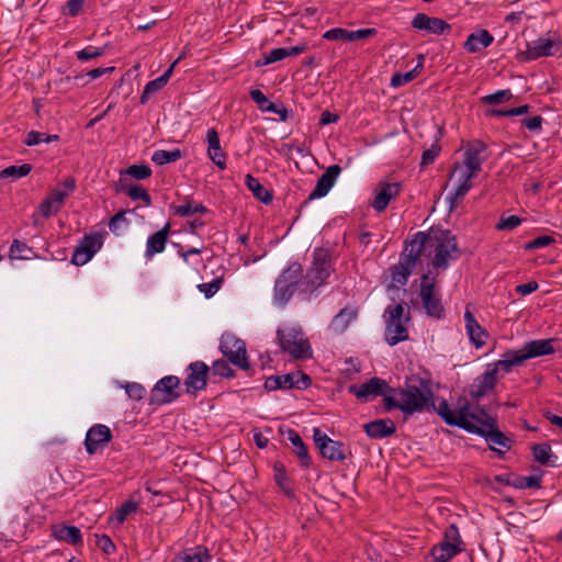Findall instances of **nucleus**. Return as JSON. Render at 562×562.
Here are the masks:
<instances>
[{"label":"nucleus","instance_id":"1","mask_svg":"<svg viewBox=\"0 0 562 562\" xmlns=\"http://www.w3.org/2000/svg\"><path fill=\"white\" fill-rule=\"evenodd\" d=\"M418 258L420 256L431 259L437 269H445L450 259H454L459 251L456 237L443 229H430L428 233L419 232L411 241Z\"/></svg>","mask_w":562,"mask_h":562},{"label":"nucleus","instance_id":"2","mask_svg":"<svg viewBox=\"0 0 562 562\" xmlns=\"http://www.w3.org/2000/svg\"><path fill=\"white\" fill-rule=\"evenodd\" d=\"M435 409L446 424L460 427L473 434H480V429L485 428L488 419H495L485 408L477 405L472 406L467 401L459 402L458 407L452 409L447 401L443 400Z\"/></svg>","mask_w":562,"mask_h":562},{"label":"nucleus","instance_id":"3","mask_svg":"<svg viewBox=\"0 0 562 562\" xmlns=\"http://www.w3.org/2000/svg\"><path fill=\"white\" fill-rule=\"evenodd\" d=\"M277 339L283 352L294 359H308L312 357V347L299 325L286 324L277 329Z\"/></svg>","mask_w":562,"mask_h":562},{"label":"nucleus","instance_id":"4","mask_svg":"<svg viewBox=\"0 0 562 562\" xmlns=\"http://www.w3.org/2000/svg\"><path fill=\"white\" fill-rule=\"evenodd\" d=\"M385 317V340L390 346L408 339L407 323L408 313L402 304L390 305L384 312Z\"/></svg>","mask_w":562,"mask_h":562},{"label":"nucleus","instance_id":"5","mask_svg":"<svg viewBox=\"0 0 562 562\" xmlns=\"http://www.w3.org/2000/svg\"><path fill=\"white\" fill-rule=\"evenodd\" d=\"M302 271V266L293 262L281 272L274 283L273 300L276 303L284 305L290 301L301 282Z\"/></svg>","mask_w":562,"mask_h":562},{"label":"nucleus","instance_id":"6","mask_svg":"<svg viewBox=\"0 0 562 562\" xmlns=\"http://www.w3.org/2000/svg\"><path fill=\"white\" fill-rule=\"evenodd\" d=\"M330 262L327 251L318 249L314 252L312 267L308 269L301 286L303 292H312L323 285L330 276Z\"/></svg>","mask_w":562,"mask_h":562},{"label":"nucleus","instance_id":"7","mask_svg":"<svg viewBox=\"0 0 562 562\" xmlns=\"http://www.w3.org/2000/svg\"><path fill=\"white\" fill-rule=\"evenodd\" d=\"M397 396H401V411L411 415L426 408L428 402L432 398V392L428 389L420 390L417 386L408 385L406 389L398 390Z\"/></svg>","mask_w":562,"mask_h":562},{"label":"nucleus","instance_id":"8","mask_svg":"<svg viewBox=\"0 0 562 562\" xmlns=\"http://www.w3.org/2000/svg\"><path fill=\"white\" fill-rule=\"evenodd\" d=\"M313 439L323 458L330 461H345L349 456H351L350 450L345 446V443L333 440L318 428H314Z\"/></svg>","mask_w":562,"mask_h":562},{"label":"nucleus","instance_id":"9","mask_svg":"<svg viewBox=\"0 0 562 562\" xmlns=\"http://www.w3.org/2000/svg\"><path fill=\"white\" fill-rule=\"evenodd\" d=\"M476 176V172L470 170L465 166L460 164L454 165L450 175V180L454 183V189L447 195V200L449 201L451 209L470 191L472 188L471 180Z\"/></svg>","mask_w":562,"mask_h":562},{"label":"nucleus","instance_id":"10","mask_svg":"<svg viewBox=\"0 0 562 562\" xmlns=\"http://www.w3.org/2000/svg\"><path fill=\"white\" fill-rule=\"evenodd\" d=\"M417 260L418 256L409 243L406 245L398 263L391 268V285L394 288L404 285L407 282Z\"/></svg>","mask_w":562,"mask_h":562},{"label":"nucleus","instance_id":"11","mask_svg":"<svg viewBox=\"0 0 562 562\" xmlns=\"http://www.w3.org/2000/svg\"><path fill=\"white\" fill-rule=\"evenodd\" d=\"M311 385V378L301 372H291L283 375H271L267 378L265 382V387L268 391L276 390H290V389H306Z\"/></svg>","mask_w":562,"mask_h":562},{"label":"nucleus","instance_id":"12","mask_svg":"<svg viewBox=\"0 0 562 562\" xmlns=\"http://www.w3.org/2000/svg\"><path fill=\"white\" fill-rule=\"evenodd\" d=\"M180 379L167 375L160 379L150 392V402L154 404H168L179 397Z\"/></svg>","mask_w":562,"mask_h":562},{"label":"nucleus","instance_id":"13","mask_svg":"<svg viewBox=\"0 0 562 562\" xmlns=\"http://www.w3.org/2000/svg\"><path fill=\"white\" fill-rule=\"evenodd\" d=\"M221 351L235 366L243 370L249 369L246 356V345L233 335H226L221 340Z\"/></svg>","mask_w":562,"mask_h":562},{"label":"nucleus","instance_id":"14","mask_svg":"<svg viewBox=\"0 0 562 562\" xmlns=\"http://www.w3.org/2000/svg\"><path fill=\"white\" fill-rule=\"evenodd\" d=\"M103 245L101 234L85 235L76 247L71 262L76 266H83L101 249Z\"/></svg>","mask_w":562,"mask_h":562},{"label":"nucleus","instance_id":"15","mask_svg":"<svg viewBox=\"0 0 562 562\" xmlns=\"http://www.w3.org/2000/svg\"><path fill=\"white\" fill-rule=\"evenodd\" d=\"M559 49V43L550 40L540 37L527 44V48L517 55L520 61L536 60L540 57H548L554 55Z\"/></svg>","mask_w":562,"mask_h":562},{"label":"nucleus","instance_id":"16","mask_svg":"<svg viewBox=\"0 0 562 562\" xmlns=\"http://www.w3.org/2000/svg\"><path fill=\"white\" fill-rule=\"evenodd\" d=\"M463 149V161L460 165L479 173L482 170L483 162L488 157L486 145L482 140L475 139L468 143Z\"/></svg>","mask_w":562,"mask_h":562},{"label":"nucleus","instance_id":"17","mask_svg":"<svg viewBox=\"0 0 562 562\" xmlns=\"http://www.w3.org/2000/svg\"><path fill=\"white\" fill-rule=\"evenodd\" d=\"M189 373L184 380L186 391L189 394H195L206 386L207 373L210 368L203 361L190 363Z\"/></svg>","mask_w":562,"mask_h":562},{"label":"nucleus","instance_id":"18","mask_svg":"<svg viewBox=\"0 0 562 562\" xmlns=\"http://www.w3.org/2000/svg\"><path fill=\"white\" fill-rule=\"evenodd\" d=\"M111 439L112 432L108 426L103 424L93 425L86 435V450L89 454H94L99 449L105 447Z\"/></svg>","mask_w":562,"mask_h":562},{"label":"nucleus","instance_id":"19","mask_svg":"<svg viewBox=\"0 0 562 562\" xmlns=\"http://www.w3.org/2000/svg\"><path fill=\"white\" fill-rule=\"evenodd\" d=\"M401 190V182H379L375 189V196L371 204L372 207L378 212L384 211L389 203L400 194Z\"/></svg>","mask_w":562,"mask_h":562},{"label":"nucleus","instance_id":"20","mask_svg":"<svg viewBox=\"0 0 562 562\" xmlns=\"http://www.w3.org/2000/svg\"><path fill=\"white\" fill-rule=\"evenodd\" d=\"M420 297L423 305L427 313L435 317H440L443 313V307L440 300L435 295V284L430 281L428 274L423 276Z\"/></svg>","mask_w":562,"mask_h":562},{"label":"nucleus","instance_id":"21","mask_svg":"<svg viewBox=\"0 0 562 562\" xmlns=\"http://www.w3.org/2000/svg\"><path fill=\"white\" fill-rule=\"evenodd\" d=\"M415 30L425 31L429 34L441 35L450 32L451 25L440 18L429 16L425 13H417L412 20Z\"/></svg>","mask_w":562,"mask_h":562},{"label":"nucleus","instance_id":"22","mask_svg":"<svg viewBox=\"0 0 562 562\" xmlns=\"http://www.w3.org/2000/svg\"><path fill=\"white\" fill-rule=\"evenodd\" d=\"M387 384L384 380L379 378H372L368 382L357 385L352 384L348 386V392L356 395L359 400L368 402L373 397L384 394V390Z\"/></svg>","mask_w":562,"mask_h":562},{"label":"nucleus","instance_id":"23","mask_svg":"<svg viewBox=\"0 0 562 562\" xmlns=\"http://www.w3.org/2000/svg\"><path fill=\"white\" fill-rule=\"evenodd\" d=\"M340 172L341 168L338 165L329 166L326 171L318 178L315 189L308 195V200H315L325 196L334 187Z\"/></svg>","mask_w":562,"mask_h":562},{"label":"nucleus","instance_id":"24","mask_svg":"<svg viewBox=\"0 0 562 562\" xmlns=\"http://www.w3.org/2000/svg\"><path fill=\"white\" fill-rule=\"evenodd\" d=\"M497 383V376L494 375V371H491L488 368L479 375L470 386V396L474 401H479L485 395H487L491 391L494 390Z\"/></svg>","mask_w":562,"mask_h":562},{"label":"nucleus","instance_id":"25","mask_svg":"<svg viewBox=\"0 0 562 562\" xmlns=\"http://www.w3.org/2000/svg\"><path fill=\"white\" fill-rule=\"evenodd\" d=\"M553 339H537L526 342L520 350L524 360L554 352Z\"/></svg>","mask_w":562,"mask_h":562},{"label":"nucleus","instance_id":"26","mask_svg":"<svg viewBox=\"0 0 562 562\" xmlns=\"http://www.w3.org/2000/svg\"><path fill=\"white\" fill-rule=\"evenodd\" d=\"M485 437L490 448L496 451V446L509 449L510 440L496 428V419H488L485 428L480 429V434Z\"/></svg>","mask_w":562,"mask_h":562},{"label":"nucleus","instance_id":"27","mask_svg":"<svg viewBox=\"0 0 562 562\" xmlns=\"http://www.w3.org/2000/svg\"><path fill=\"white\" fill-rule=\"evenodd\" d=\"M206 142L209 145V158L221 169H226V156L221 148L218 133L214 128H210L206 133Z\"/></svg>","mask_w":562,"mask_h":562},{"label":"nucleus","instance_id":"28","mask_svg":"<svg viewBox=\"0 0 562 562\" xmlns=\"http://www.w3.org/2000/svg\"><path fill=\"white\" fill-rule=\"evenodd\" d=\"M525 362L520 350H508L502 357V359L490 364L487 368L494 371V375L498 378V373H509L515 366H520Z\"/></svg>","mask_w":562,"mask_h":562},{"label":"nucleus","instance_id":"29","mask_svg":"<svg viewBox=\"0 0 562 562\" xmlns=\"http://www.w3.org/2000/svg\"><path fill=\"white\" fill-rule=\"evenodd\" d=\"M464 322H465L467 334L470 338V341L477 349L483 347L485 345V338H486L487 334L482 328V326L477 323L474 315L468 307L464 313Z\"/></svg>","mask_w":562,"mask_h":562},{"label":"nucleus","instance_id":"30","mask_svg":"<svg viewBox=\"0 0 562 562\" xmlns=\"http://www.w3.org/2000/svg\"><path fill=\"white\" fill-rule=\"evenodd\" d=\"M493 42L494 36L488 31L477 30L467 37L463 47L469 53H477L492 45Z\"/></svg>","mask_w":562,"mask_h":562},{"label":"nucleus","instance_id":"31","mask_svg":"<svg viewBox=\"0 0 562 562\" xmlns=\"http://www.w3.org/2000/svg\"><path fill=\"white\" fill-rule=\"evenodd\" d=\"M170 231V225L166 224L160 231L150 235L146 243V251L145 257L147 259L153 258L156 254H160L165 250L168 235Z\"/></svg>","mask_w":562,"mask_h":562},{"label":"nucleus","instance_id":"32","mask_svg":"<svg viewBox=\"0 0 562 562\" xmlns=\"http://www.w3.org/2000/svg\"><path fill=\"white\" fill-rule=\"evenodd\" d=\"M366 434L373 439H382L393 435L396 430L391 419H375L363 425Z\"/></svg>","mask_w":562,"mask_h":562},{"label":"nucleus","instance_id":"33","mask_svg":"<svg viewBox=\"0 0 562 562\" xmlns=\"http://www.w3.org/2000/svg\"><path fill=\"white\" fill-rule=\"evenodd\" d=\"M461 551L462 547H459V543L441 541L431 549L428 562H448Z\"/></svg>","mask_w":562,"mask_h":562},{"label":"nucleus","instance_id":"34","mask_svg":"<svg viewBox=\"0 0 562 562\" xmlns=\"http://www.w3.org/2000/svg\"><path fill=\"white\" fill-rule=\"evenodd\" d=\"M177 64H178V60H175L170 65V67L160 77L156 78L155 80L149 81L145 86L144 91L140 95V102L143 104L146 103V101L148 100L150 94L158 92L160 89H162L167 85L168 80L170 79V77L172 75L173 68Z\"/></svg>","mask_w":562,"mask_h":562},{"label":"nucleus","instance_id":"35","mask_svg":"<svg viewBox=\"0 0 562 562\" xmlns=\"http://www.w3.org/2000/svg\"><path fill=\"white\" fill-rule=\"evenodd\" d=\"M358 312L357 308L347 306L342 308L331 321L330 327L337 333H344L348 326L357 318Z\"/></svg>","mask_w":562,"mask_h":562},{"label":"nucleus","instance_id":"36","mask_svg":"<svg viewBox=\"0 0 562 562\" xmlns=\"http://www.w3.org/2000/svg\"><path fill=\"white\" fill-rule=\"evenodd\" d=\"M305 45L273 48L265 56V59L262 63H260V65H269L290 56L300 55L305 50Z\"/></svg>","mask_w":562,"mask_h":562},{"label":"nucleus","instance_id":"37","mask_svg":"<svg viewBox=\"0 0 562 562\" xmlns=\"http://www.w3.org/2000/svg\"><path fill=\"white\" fill-rule=\"evenodd\" d=\"M211 555L205 547L198 546L179 553L172 562H210Z\"/></svg>","mask_w":562,"mask_h":562},{"label":"nucleus","instance_id":"38","mask_svg":"<svg viewBox=\"0 0 562 562\" xmlns=\"http://www.w3.org/2000/svg\"><path fill=\"white\" fill-rule=\"evenodd\" d=\"M246 186L252 194L262 203L268 204L272 200V194L267 190L257 178L251 175L246 176Z\"/></svg>","mask_w":562,"mask_h":562},{"label":"nucleus","instance_id":"39","mask_svg":"<svg viewBox=\"0 0 562 562\" xmlns=\"http://www.w3.org/2000/svg\"><path fill=\"white\" fill-rule=\"evenodd\" d=\"M288 439L293 445L295 453L300 458L302 464L307 468L311 463V458L308 456V450L304 445L303 440L301 439L300 435L295 430L289 429Z\"/></svg>","mask_w":562,"mask_h":562},{"label":"nucleus","instance_id":"40","mask_svg":"<svg viewBox=\"0 0 562 562\" xmlns=\"http://www.w3.org/2000/svg\"><path fill=\"white\" fill-rule=\"evenodd\" d=\"M57 539L66 541L70 544H77L81 542V531L75 526H63L55 530Z\"/></svg>","mask_w":562,"mask_h":562},{"label":"nucleus","instance_id":"41","mask_svg":"<svg viewBox=\"0 0 562 562\" xmlns=\"http://www.w3.org/2000/svg\"><path fill=\"white\" fill-rule=\"evenodd\" d=\"M60 186V188L52 190L49 195L63 206L65 199L75 191L76 180L72 177H68Z\"/></svg>","mask_w":562,"mask_h":562},{"label":"nucleus","instance_id":"42","mask_svg":"<svg viewBox=\"0 0 562 562\" xmlns=\"http://www.w3.org/2000/svg\"><path fill=\"white\" fill-rule=\"evenodd\" d=\"M121 189L132 199V200H142L146 205L151 203L150 195L148 192L139 184H125L121 180Z\"/></svg>","mask_w":562,"mask_h":562},{"label":"nucleus","instance_id":"43","mask_svg":"<svg viewBox=\"0 0 562 562\" xmlns=\"http://www.w3.org/2000/svg\"><path fill=\"white\" fill-rule=\"evenodd\" d=\"M181 157H182V153L179 148H175L172 150L159 149V150L154 151V154L151 156V160L155 164L162 166L166 164L175 162L178 159H180Z\"/></svg>","mask_w":562,"mask_h":562},{"label":"nucleus","instance_id":"44","mask_svg":"<svg viewBox=\"0 0 562 562\" xmlns=\"http://www.w3.org/2000/svg\"><path fill=\"white\" fill-rule=\"evenodd\" d=\"M175 214L179 216H191L195 213H204L206 212V207L201 203H195L191 200L186 201L183 204L173 206Z\"/></svg>","mask_w":562,"mask_h":562},{"label":"nucleus","instance_id":"45","mask_svg":"<svg viewBox=\"0 0 562 562\" xmlns=\"http://www.w3.org/2000/svg\"><path fill=\"white\" fill-rule=\"evenodd\" d=\"M274 480L278 486L288 495L293 496V491L290 486V482L286 477L285 470L282 463L276 462L273 465Z\"/></svg>","mask_w":562,"mask_h":562},{"label":"nucleus","instance_id":"46","mask_svg":"<svg viewBox=\"0 0 562 562\" xmlns=\"http://www.w3.org/2000/svg\"><path fill=\"white\" fill-rule=\"evenodd\" d=\"M58 138H59L58 135H48L46 133L31 131L26 134L24 144L26 146H35L41 143H50V142L57 140Z\"/></svg>","mask_w":562,"mask_h":562},{"label":"nucleus","instance_id":"47","mask_svg":"<svg viewBox=\"0 0 562 562\" xmlns=\"http://www.w3.org/2000/svg\"><path fill=\"white\" fill-rule=\"evenodd\" d=\"M31 170H32V166L30 164H23L21 166H10V167L4 168L1 171L0 177L1 178L12 177V178L19 179V178L27 176L31 172Z\"/></svg>","mask_w":562,"mask_h":562},{"label":"nucleus","instance_id":"48","mask_svg":"<svg viewBox=\"0 0 562 562\" xmlns=\"http://www.w3.org/2000/svg\"><path fill=\"white\" fill-rule=\"evenodd\" d=\"M126 211H120L109 222L110 231L115 235H121L127 227L128 222L125 217Z\"/></svg>","mask_w":562,"mask_h":562},{"label":"nucleus","instance_id":"49","mask_svg":"<svg viewBox=\"0 0 562 562\" xmlns=\"http://www.w3.org/2000/svg\"><path fill=\"white\" fill-rule=\"evenodd\" d=\"M423 67V64L422 61L411 71H407L405 74H395L392 79H391V86L396 88V87H400L402 85H405L409 81H412L417 72H418V69H420Z\"/></svg>","mask_w":562,"mask_h":562},{"label":"nucleus","instance_id":"50","mask_svg":"<svg viewBox=\"0 0 562 562\" xmlns=\"http://www.w3.org/2000/svg\"><path fill=\"white\" fill-rule=\"evenodd\" d=\"M513 97L510 90H499L495 93L487 94L482 98V102L486 104H501L508 100H510Z\"/></svg>","mask_w":562,"mask_h":562},{"label":"nucleus","instance_id":"51","mask_svg":"<svg viewBox=\"0 0 562 562\" xmlns=\"http://www.w3.org/2000/svg\"><path fill=\"white\" fill-rule=\"evenodd\" d=\"M61 209V205L57 203L52 195L48 196L41 203L40 211L44 217H49L56 214Z\"/></svg>","mask_w":562,"mask_h":562},{"label":"nucleus","instance_id":"52","mask_svg":"<svg viewBox=\"0 0 562 562\" xmlns=\"http://www.w3.org/2000/svg\"><path fill=\"white\" fill-rule=\"evenodd\" d=\"M125 173L137 180H143L150 177L151 169L147 165H132L125 170Z\"/></svg>","mask_w":562,"mask_h":562},{"label":"nucleus","instance_id":"53","mask_svg":"<svg viewBox=\"0 0 562 562\" xmlns=\"http://www.w3.org/2000/svg\"><path fill=\"white\" fill-rule=\"evenodd\" d=\"M529 111V105H520L517 108H513L509 110H488L487 115L488 116H515V115H522Z\"/></svg>","mask_w":562,"mask_h":562},{"label":"nucleus","instance_id":"54","mask_svg":"<svg viewBox=\"0 0 562 562\" xmlns=\"http://www.w3.org/2000/svg\"><path fill=\"white\" fill-rule=\"evenodd\" d=\"M532 451H533L535 459L539 463L546 464L549 462V459L551 457V448L549 445H547V443L535 445L532 448Z\"/></svg>","mask_w":562,"mask_h":562},{"label":"nucleus","instance_id":"55","mask_svg":"<svg viewBox=\"0 0 562 562\" xmlns=\"http://www.w3.org/2000/svg\"><path fill=\"white\" fill-rule=\"evenodd\" d=\"M222 282V278H215L209 283L199 284L198 289L205 295L206 299H210L221 289Z\"/></svg>","mask_w":562,"mask_h":562},{"label":"nucleus","instance_id":"56","mask_svg":"<svg viewBox=\"0 0 562 562\" xmlns=\"http://www.w3.org/2000/svg\"><path fill=\"white\" fill-rule=\"evenodd\" d=\"M522 220L517 215L502 216L496 224L498 231H512L521 224Z\"/></svg>","mask_w":562,"mask_h":562},{"label":"nucleus","instance_id":"57","mask_svg":"<svg viewBox=\"0 0 562 562\" xmlns=\"http://www.w3.org/2000/svg\"><path fill=\"white\" fill-rule=\"evenodd\" d=\"M104 54L103 48L88 46L76 53V56L81 61H87L93 58H98Z\"/></svg>","mask_w":562,"mask_h":562},{"label":"nucleus","instance_id":"58","mask_svg":"<svg viewBox=\"0 0 562 562\" xmlns=\"http://www.w3.org/2000/svg\"><path fill=\"white\" fill-rule=\"evenodd\" d=\"M136 510H137V504L132 501H127L124 504H122L121 507H119L116 509L115 519L119 522H123L126 519L127 515L135 513Z\"/></svg>","mask_w":562,"mask_h":562},{"label":"nucleus","instance_id":"59","mask_svg":"<svg viewBox=\"0 0 562 562\" xmlns=\"http://www.w3.org/2000/svg\"><path fill=\"white\" fill-rule=\"evenodd\" d=\"M349 35H350V31L340 29V27H335V29H330V30L326 31L324 33L323 37L328 41H348L349 42Z\"/></svg>","mask_w":562,"mask_h":562},{"label":"nucleus","instance_id":"60","mask_svg":"<svg viewBox=\"0 0 562 562\" xmlns=\"http://www.w3.org/2000/svg\"><path fill=\"white\" fill-rule=\"evenodd\" d=\"M214 374L223 378H231L234 375V371L231 369L226 360H216L212 366Z\"/></svg>","mask_w":562,"mask_h":562},{"label":"nucleus","instance_id":"61","mask_svg":"<svg viewBox=\"0 0 562 562\" xmlns=\"http://www.w3.org/2000/svg\"><path fill=\"white\" fill-rule=\"evenodd\" d=\"M125 391L128 395V397L133 398V400H136V401H140L145 394H146V390L143 385H140L139 383H127L125 385Z\"/></svg>","mask_w":562,"mask_h":562},{"label":"nucleus","instance_id":"62","mask_svg":"<svg viewBox=\"0 0 562 562\" xmlns=\"http://www.w3.org/2000/svg\"><path fill=\"white\" fill-rule=\"evenodd\" d=\"M95 537L98 548L101 549L105 554H111L115 551V546L109 536L102 535Z\"/></svg>","mask_w":562,"mask_h":562},{"label":"nucleus","instance_id":"63","mask_svg":"<svg viewBox=\"0 0 562 562\" xmlns=\"http://www.w3.org/2000/svg\"><path fill=\"white\" fill-rule=\"evenodd\" d=\"M440 146L434 144L430 148L424 150L422 155V166H427L429 164H432L436 159V157L439 155Z\"/></svg>","mask_w":562,"mask_h":562},{"label":"nucleus","instance_id":"64","mask_svg":"<svg viewBox=\"0 0 562 562\" xmlns=\"http://www.w3.org/2000/svg\"><path fill=\"white\" fill-rule=\"evenodd\" d=\"M83 2L85 0H67L65 13L70 16L78 15L82 10Z\"/></svg>","mask_w":562,"mask_h":562}]
</instances>
